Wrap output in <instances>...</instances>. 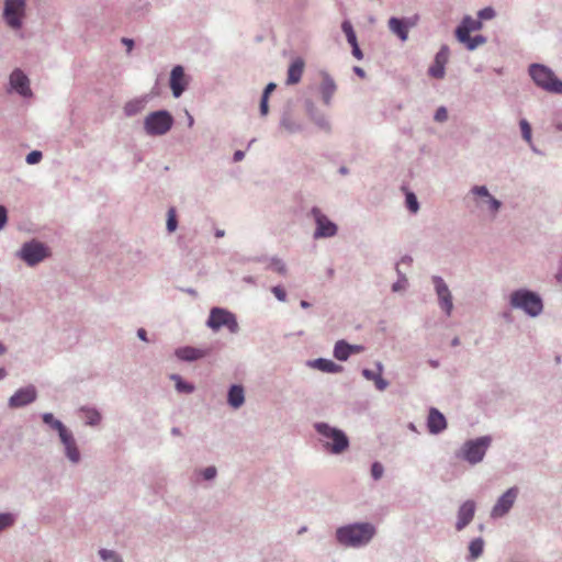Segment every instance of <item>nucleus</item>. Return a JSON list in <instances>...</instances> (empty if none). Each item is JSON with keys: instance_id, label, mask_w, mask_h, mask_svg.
<instances>
[{"instance_id": "nucleus-56", "label": "nucleus", "mask_w": 562, "mask_h": 562, "mask_svg": "<svg viewBox=\"0 0 562 562\" xmlns=\"http://www.w3.org/2000/svg\"><path fill=\"white\" fill-rule=\"evenodd\" d=\"M276 88L277 85L274 82H269L263 89L261 97L269 99V95L276 90Z\"/></svg>"}, {"instance_id": "nucleus-53", "label": "nucleus", "mask_w": 562, "mask_h": 562, "mask_svg": "<svg viewBox=\"0 0 562 562\" xmlns=\"http://www.w3.org/2000/svg\"><path fill=\"white\" fill-rule=\"evenodd\" d=\"M8 222V211L4 205L0 204V231L4 228Z\"/></svg>"}, {"instance_id": "nucleus-44", "label": "nucleus", "mask_w": 562, "mask_h": 562, "mask_svg": "<svg viewBox=\"0 0 562 562\" xmlns=\"http://www.w3.org/2000/svg\"><path fill=\"white\" fill-rule=\"evenodd\" d=\"M175 386L179 393L190 394L194 391V386L186 382L183 379H179Z\"/></svg>"}, {"instance_id": "nucleus-39", "label": "nucleus", "mask_w": 562, "mask_h": 562, "mask_svg": "<svg viewBox=\"0 0 562 562\" xmlns=\"http://www.w3.org/2000/svg\"><path fill=\"white\" fill-rule=\"evenodd\" d=\"M268 268L276 271L277 273H279L281 276H285L288 273L286 265L284 263L283 260H281L280 258H277V257H272L270 259V263H269Z\"/></svg>"}, {"instance_id": "nucleus-54", "label": "nucleus", "mask_w": 562, "mask_h": 562, "mask_svg": "<svg viewBox=\"0 0 562 562\" xmlns=\"http://www.w3.org/2000/svg\"><path fill=\"white\" fill-rule=\"evenodd\" d=\"M268 100L267 98H262L260 99V105H259V111H260V114L262 116H266L268 115L269 113V103H268Z\"/></svg>"}, {"instance_id": "nucleus-47", "label": "nucleus", "mask_w": 562, "mask_h": 562, "mask_svg": "<svg viewBox=\"0 0 562 562\" xmlns=\"http://www.w3.org/2000/svg\"><path fill=\"white\" fill-rule=\"evenodd\" d=\"M495 14H496V12L492 7H486V8L481 9L477 12V16H479L477 20H480V21L492 20L495 16Z\"/></svg>"}, {"instance_id": "nucleus-62", "label": "nucleus", "mask_w": 562, "mask_h": 562, "mask_svg": "<svg viewBox=\"0 0 562 562\" xmlns=\"http://www.w3.org/2000/svg\"><path fill=\"white\" fill-rule=\"evenodd\" d=\"M351 355L352 353H359L360 351H362L363 347L360 346V345H351Z\"/></svg>"}, {"instance_id": "nucleus-9", "label": "nucleus", "mask_w": 562, "mask_h": 562, "mask_svg": "<svg viewBox=\"0 0 562 562\" xmlns=\"http://www.w3.org/2000/svg\"><path fill=\"white\" fill-rule=\"evenodd\" d=\"M311 216L313 217L316 228L313 233L314 239L330 238L337 235L338 226L330 221L317 206L311 209Z\"/></svg>"}, {"instance_id": "nucleus-2", "label": "nucleus", "mask_w": 562, "mask_h": 562, "mask_svg": "<svg viewBox=\"0 0 562 562\" xmlns=\"http://www.w3.org/2000/svg\"><path fill=\"white\" fill-rule=\"evenodd\" d=\"M313 427L319 436L318 440L325 451L338 456L349 448L350 441L344 430L325 422H316Z\"/></svg>"}, {"instance_id": "nucleus-13", "label": "nucleus", "mask_w": 562, "mask_h": 562, "mask_svg": "<svg viewBox=\"0 0 562 562\" xmlns=\"http://www.w3.org/2000/svg\"><path fill=\"white\" fill-rule=\"evenodd\" d=\"M519 490L516 486L509 487L505 493H503L494 504L491 510L492 518H502L506 516L512 507L514 506Z\"/></svg>"}, {"instance_id": "nucleus-50", "label": "nucleus", "mask_w": 562, "mask_h": 562, "mask_svg": "<svg viewBox=\"0 0 562 562\" xmlns=\"http://www.w3.org/2000/svg\"><path fill=\"white\" fill-rule=\"evenodd\" d=\"M434 120L439 123H443L448 120V111L445 106H439L434 115Z\"/></svg>"}, {"instance_id": "nucleus-8", "label": "nucleus", "mask_w": 562, "mask_h": 562, "mask_svg": "<svg viewBox=\"0 0 562 562\" xmlns=\"http://www.w3.org/2000/svg\"><path fill=\"white\" fill-rule=\"evenodd\" d=\"M16 256L29 267H34L49 256V248L40 240L31 239L21 246Z\"/></svg>"}, {"instance_id": "nucleus-58", "label": "nucleus", "mask_w": 562, "mask_h": 562, "mask_svg": "<svg viewBox=\"0 0 562 562\" xmlns=\"http://www.w3.org/2000/svg\"><path fill=\"white\" fill-rule=\"evenodd\" d=\"M245 157V153L243 150H236L233 155V161L238 162L241 161Z\"/></svg>"}, {"instance_id": "nucleus-29", "label": "nucleus", "mask_w": 562, "mask_h": 562, "mask_svg": "<svg viewBox=\"0 0 562 562\" xmlns=\"http://www.w3.org/2000/svg\"><path fill=\"white\" fill-rule=\"evenodd\" d=\"M227 403L231 407L237 409L245 403V391L243 385L233 384L227 392Z\"/></svg>"}, {"instance_id": "nucleus-43", "label": "nucleus", "mask_w": 562, "mask_h": 562, "mask_svg": "<svg viewBox=\"0 0 562 562\" xmlns=\"http://www.w3.org/2000/svg\"><path fill=\"white\" fill-rule=\"evenodd\" d=\"M408 286V280L405 274H401V279L392 284V291L395 293L405 292Z\"/></svg>"}, {"instance_id": "nucleus-31", "label": "nucleus", "mask_w": 562, "mask_h": 562, "mask_svg": "<svg viewBox=\"0 0 562 562\" xmlns=\"http://www.w3.org/2000/svg\"><path fill=\"white\" fill-rule=\"evenodd\" d=\"M351 344L344 339L336 341L333 350L334 357L339 361H347L351 356Z\"/></svg>"}, {"instance_id": "nucleus-19", "label": "nucleus", "mask_w": 562, "mask_h": 562, "mask_svg": "<svg viewBox=\"0 0 562 562\" xmlns=\"http://www.w3.org/2000/svg\"><path fill=\"white\" fill-rule=\"evenodd\" d=\"M476 510V504L472 499L463 502L457 512V521L454 528L462 531L473 520Z\"/></svg>"}, {"instance_id": "nucleus-20", "label": "nucleus", "mask_w": 562, "mask_h": 562, "mask_svg": "<svg viewBox=\"0 0 562 562\" xmlns=\"http://www.w3.org/2000/svg\"><path fill=\"white\" fill-rule=\"evenodd\" d=\"M188 79L184 68L181 65L175 66L170 71L169 86L175 98H180L188 87Z\"/></svg>"}, {"instance_id": "nucleus-51", "label": "nucleus", "mask_w": 562, "mask_h": 562, "mask_svg": "<svg viewBox=\"0 0 562 562\" xmlns=\"http://www.w3.org/2000/svg\"><path fill=\"white\" fill-rule=\"evenodd\" d=\"M271 292L276 296V299L280 302L286 301V292L281 285H276L271 288Z\"/></svg>"}, {"instance_id": "nucleus-33", "label": "nucleus", "mask_w": 562, "mask_h": 562, "mask_svg": "<svg viewBox=\"0 0 562 562\" xmlns=\"http://www.w3.org/2000/svg\"><path fill=\"white\" fill-rule=\"evenodd\" d=\"M485 542L483 538L477 537L470 541L469 543V557L468 561L473 562L477 560L484 551Z\"/></svg>"}, {"instance_id": "nucleus-11", "label": "nucleus", "mask_w": 562, "mask_h": 562, "mask_svg": "<svg viewBox=\"0 0 562 562\" xmlns=\"http://www.w3.org/2000/svg\"><path fill=\"white\" fill-rule=\"evenodd\" d=\"M25 8V0H5L3 19L10 27L16 30L22 26V18L24 16Z\"/></svg>"}, {"instance_id": "nucleus-16", "label": "nucleus", "mask_w": 562, "mask_h": 562, "mask_svg": "<svg viewBox=\"0 0 562 562\" xmlns=\"http://www.w3.org/2000/svg\"><path fill=\"white\" fill-rule=\"evenodd\" d=\"M58 437L61 445L64 446L65 457L69 460L70 463L78 464L81 461V453L71 430L67 429Z\"/></svg>"}, {"instance_id": "nucleus-1", "label": "nucleus", "mask_w": 562, "mask_h": 562, "mask_svg": "<svg viewBox=\"0 0 562 562\" xmlns=\"http://www.w3.org/2000/svg\"><path fill=\"white\" fill-rule=\"evenodd\" d=\"M375 533L376 528L371 522H353L338 527L335 538L345 548L359 549L368 546Z\"/></svg>"}, {"instance_id": "nucleus-64", "label": "nucleus", "mask_w": 562, "mask_h": 562, "mask_svg": "<svg viewBox=\"0 0 562 562\" xmlns=\"http://www.w3.org/2000/svg\"><path fill=\"white\" fill-rule=\"evenodd\" d=\"M555 278L559 282H562V265L559 267Z\"/></svg>"}, {"instance_id": "nucleus-25", "label": "nucleus", "mask_w": 562, "mask_h": 562, "mask_svg": "<svg viewBox=\"0 0 562 562\" xmlns=\"http://www.w3.org/2000/svg\"><path fill=\"white\" fill-rule=\"evenodd\" d=\"M482 27V21L473 19L471 15H465L456 27L454 35L456 37L467 38V35H470L471 32L480 31Z\"/></svg>"}, {"instance_id": "nucleus-37", "label": "nucleus", "mask_w": 562, "mask_h": 562, "mask_svg": "<svg viewBox=\"0 0 562 562\" xmlns=\"http://www.w3.org/2000/svg\"><path fill=\"white\" fill-rule=\"evenodd\" d=\"M341 31L345 33L347 42L350 45L358 43L356 32H355L353 26L349 20L342 21Z\"/></svg>"}, {"instance_id": "nucleus-57", "label": "nucleus", "mask_w": 562, "mask_h": 562, "mask_svg": "<svg viewBox=\"0 0 562 562\" xmlns=\"http://www.w3.org/2000/svg\"><path fill=\"white\" fill-rule=\"evenodd\" d=\"M352 47V55L357 58V59H362L363 58V54H362V50L360 49L358 43H355L352 45H350Z\"/></svg>"}, {"instance_id": "nucleus-35", "label": "nucleus", "mask_w": 562, "mask_h": 562, "mask_svg": "<svg viewBox=\"0 0 562 562\" xmlns=\"http://www.w3.org/2000/svg\"><path fill=\"white\" fill-rule=\"evenodd\" d=\"M457 40L464 44L465 47L469 49V50H474L475 48H477L480 45H483L486 43V37L483 36V35H475V36H471L470 35H467V38H463V37H457Z\"/></svg>"}, {"instance_id": "nucleus-55", "label": "nucleus", "mask_w": 562, "mask_h": 562, "mask_svg": "<svg viewBox=\"0 0 562 562\" xmlns=\"http://www.w3.org/2000/svg\"><path fill=\"white\" fill-rule=\"evenodd\" d=\"M361 374L368 381H374L376 379V375H379L378 372H374V371H372L370 369H367V368L362 369Z\"/></svg>"}, {"instance_id": "nucleus-34", "label": "nucleus", "mask_w": 562, "mask_h": 562, "mask_svg": "<svg viewBox=\"0 0 562 562\" xmlns=\"http://www.w3.org/2000/svg\"><path fill=\"white\" fill-rule=\"evenodd\" d=\"M42 420L45 425L56 430L58 436L68 429L59 419H56L52 413H43Z\"/></svg>"}, {"instance_id": "nucleus-28", "label": "nucleus", "mask_w": 562, "mask_h": 562, "mask_svg": "<svg viewBox=\"0 0 562 562\" xmlns=\"http://www.w3.org/2000/svg\"><path fill=\"white\" fill-rule=\"evenodd\" d=\"M280 127L288 134H296L303 131V124L294 119L290 110L283 111L280 119Z\"/></svg>"}, {"instance_id": "nucleus-30", "label": "nucleus", "mask_w": 562, "mask_h": 562, "mask_svg": "<svg viewBox=\"0 0 562 562\" xmlns=\"http://www.w3.org/2000/svg\"><path fill=\"white\" fill-rule=\"evenodd\" d=\"M304 70V61L302 58L293 60L288 69V85H295L300 82Z\"/></svg>"}, {"instance_id": "nucleus-12", "label": "nucleus", "mask_w": 562, "mask_h": 562, "mask_svg": "<svg viewBox=\"0 0 562 562\" xmlns=\"http://www.w3.org/2000/svg\"><path fill=\"white\" fill-rule=\"evenodd\" d=\"M431 282L438 299L439 307L445 312L447 316H450L453 311V297L448 284L440 276H432Z\"/></svg>"}, {"instance_id": "nucleus-41", "label": "nucleus", "mask_w": 562, "mask_h": 562, "mask_svg": "<svg viewBox=\"0 0 562 562\" xmlns=\"http://www.w3.org/2000/svg\"><path fill=\"white\" fill-rule=\"evenodd\" d=\"M167 231L169 233H172L177 229L178 227V220H177V214H176V210L173 207H170L167 212Z\"/></svg>"}, {"instance_id": "nucleus-42", "label": "nucleus", "mask_w": 562, "mask_h": 562, "mask_svg": "<svg viewBox=\"0 0 562 562\" xmlns=\"http://www.w3.org/2000/svg\"><path fill=\"white\" fill-rule=\"evenodd\" d=\"M384 474V467L381 462L379 461H374L372 464H371V476L374 481H379L380 479H382Z\"/></svg>"}, {"instance_id": "nucleus-36", "label": "nucleus", "mask_w": 562, "mask_h": 562, "mask_svg": "<svg viewBox=\"0 0 562 562\" xmlns=\"http://www.w3.org/2000/svg\"><path fill=\"white\" fill-rule=\"evenodd\" d=\"M16 521V515L10 512L0 513V532L11 528Z\"/></svg>"}, {"instance_id": "nucleus-46", "label": "nucleus", "mask_w": 562, "mask_h": 562, "mask_svg": "<svg viewBox=\"0 0 562 562\" xmlns=\"http://www.w3.org/2000/svg\"><path fill=\"white\" fill-rule=\"evenodd\" d=\"M133 10L135 12H143L144 14L148 13L150 10V2L148 0H136L133 4Z\"/></svg>"}, {"instance_id": "nucleus-5", "label": "nucleus", "mask_w": 562, "mask_h": 562, "mask_svg": "<svg viewBox=\"0 0 562 562\" xmlns=\"http://www.w3.org/2000/svg\"><path fill=\"white\" fill-rule=\"evenodd\" d=\"M528 72L538 87L551 93L562 94V80L548 66L535 63L529 66Z\"/></svg>"}, {"instance_id": "nucleus-32", "label": "nucleus", "mask_w": 562, "mask_h": 562, "mask_svg": "<svg viewBox=\"0 0 562 562\" xmlns=\"http://www.w3.org/2000/svg\"><path fill=\"white\" fill-rule=\"evenodd\" d=\"M80 412L85 415L86 425L91 427L100 425L102 415L95 407L82 406Z\"/></svg>"}, {"instance_id": "nucleus-38", "label": "nucleus", "mask_w": 562, "mask_h": 562, "mask_svg": "<svg viewBox=\"0 0 562 562\" xmlns=\"http://www.w3.org/2000/svg\"><path fill=\"white\" fill-rule=\"evenodd\" d=\"M99 557L101 558V560L103 561H109V562H123V559L121 558V555L113 551V550H109V549H100L99 550Z\"/></svg>"}, {"instance_id": "nucleus-45", "label": "nucleus", "mask_w": 562, "mask_h": 562, "mask_svg": "<svg viewBox=\"0 0 562 562\" xmlns=\"http://www.w3.org/2000/svg\"><path fill=\"white\" fill-rule=\"evenodd\" d=\"M520 130L522 138L531 144V126L526 120L520 121Z\"/></svg>"}, {"instance_id": "nucleus-7", "label": "nucleus", "mask_w": 562, "mask_h": 562, "mask_svg": "<svg viewBox=\"0 0 562 562\" xmlns=\"http://www.w3.org/2000/svg\"><path fill=\"white\" fill-rule=\"evenodd\" d=\"M206 326L214 331L225 327L232 334L239 331V325L234 313L223 307H212Z\"/></svg>"}, {"instance_id": "nucleus-27", "label": "nucleus", "mask_w": 562, "mask_h": 562, "mask_svg": "<svg viewBox=\"0 0 562 562\" xmlns=\"http://www.w3.org/2000/svg\"><path fill=\"white\" fill-rule=\"evenodd\" d=\"M306 366L326 373H340L342 371V367L340 364H337L333 360L326 358L308 360Z\"/></svg>"}, {"instance_id": "nucleus-17", "label": "nucleus", "mask_w": 562, "mask_h": 562, "mask_svg": "<svg viewBox=\"0 0 562 562\" xmlns=\"http://www.w3.org/2000/svg\"><path fill=\"white\" fill-rule=\"evenodd\" d=\"M417 18H396L392 16L387 21L390 31L402 42L407 41L408 30L416 25Z\"/></svg>"}, {"instance_id": "nucleus-59", "label": "nucleus", "mask_w": 562, "mask_h": 562, "mask_svg": "<svg viewBox=\"0 0 562 562\" xmlns=\"http://www.w3.org/2000/svg\"><path fill=\"white\" fill-rule=\"evenodd\" d=\"M122 43L127 46L128 52L134 47V41L132 38L123 37Z\"/></svg>"}, {"instance_id": "nucleus-22", "label": "nucleus", "mask_w": 562, "mask_h": 562, "mask_svg": "<svg viewBox=\"0 0 562 562\" xmlns=\"http://www.w3.org/2000/svg\"><path fill=\"white\" fill-rule=\"evenodd\" d=\"M319 94L323 103L326 106H330L334 94L337 90V85L333 77L327 72H322V82L319 85Z\"/></svg>"}, {"instance_id": "nucleus-3", "label": "nucleus", "mask_w": 562, "mask_h": 562, "mask_svg": "<svg viewBox=\"0 0 562 562\" xmlns=\"http://www.w3.org/2000/svg\"><path fill=\"white\" fill-rule=\"evenodd\" d=\"M508 304L513 310H518L531 318H537L543 313L544 304L541 295L527 288H520L510 292Z\"/></svg>"}, {"instance_id": "nucleus-21", "label": "nucleus", "mask_w": 562, "mask_h": 562, "mask_svg": "<svg viewBox=\"0 0 562 562\" xmlns=\"http://www.w3.org/2000/svg\"><path fill=\"white\" fill-rule=\"evenodd\" d=\"M10 85L20 95L26 98L32 95L30 80L21 69H14L10 75Z\"/></svg>"}, {"instance_id": "nucleus-4", "label": "nucleus", "mask_w": 562, "mask_h": 562, "mask_svg": "<svg viewBox=\"0 0 562 562\" xmlns=\"http://www.w3.org/2000/svg\"><path fill=\"white\" fill-rule=\"evenodd\" d=\"M491 445L492 437L488 435L469 439L456 451L454 456L470 465H476L483 461Z\"/></svg>"}, {"instance_id": "nucleus-49", "label": "nucleus", "mask_w": 562, "mask_h": 562, "mask_svg": "<svg viewBox=\"0 0 562 562\" xmlns=\"http://www.w3.org/2000/svg\"><path fill=\"white\" fill-rule=\"evenodd\" d=\"M201 475L205 481H212L217 475V469L214 465H210L201 471Z\"/></svg>"}, {"instance_id": "nucleus-24", "label": "nucleus", "mask_w": 562, "mask_h": 562, "mask_svg": "<svg viewBox=\"0 0 562 562\" xmlns=\"http://www.w3.org/2000/svg\"><path fill=\"white\" fill-rule=\"evenodd\" d=\"M175 355L178 359L182 361L193 362L206 357L209 355V350L191 346H184L177 348Z\"/></svg>"}, {"instance_id": "nucleus-6", "label": "nucleus", "mask_w": 562, "mask_h": 562, "mask_svg": "<svg viewBox=\"0 0 562 562\" xmlns=\"http://www.w3.org/2000/svg\"><path fill=\"white\" fill-rule=\"evenodd\" d=\"M173 123L175 119L168 110H157L145 116L143 127L146 135L156 137L166 135Z\"/></svg>"}, {"instance_id": "nucleus-63", "label": "nucleus", "mask_w": 562, "mask_h": 562, "mask_svg": "<svg viewBox=\"0 0 562 562\" xmlns=\"http://www.w3.org/2000/svg\"><path fill=\"white\" fill-rule=\"evenodd\" d=\"M338 172L342 176H346L349 173V169L346 166H341L339 167Z\"/></svg>"}, {"instance_id": "nucleus-10", "label": "nucleus", "mask_w": 562, "mask_h": 562, "mask_svg": "<svg viewBox=\"0 0 562 562\" xmlns=\"http://www.w3.org/2000/svg\"><path fill=\"white\" fill-rule=\"evenodd\" d=\"M304 110L308 120L324 134L333 132V125L327 114L311 99L304 100Z\"/></svg>"}, {"instance_id": "nucleus-14", "label": "nucleus", "mask_w": 562, "mask_h": 562, "mask_svg": "<svg viewBox=\"0 0 562 562\" xmlns=\"http://www.w3.org/2000/svg\"><path fill=\"white\" fill-rule=\"evenodd\" d=\"M470 193L473 194L474 196L483 199L482 201L476 202L477 207L483 209L484 206H486V209L493 216H495L499 212L503 205L498 199H496L490 193L486 186H474L471 188Z\"/></svg>"}, {"instance_id": "nucleus-48", "label": "nucleus", "mask_w": 562, "mask_h": 562, "mask_svg": "<svg viewBox=\"0 0 562 562\" xmlns=\"http://www.w3.org/2000/svg\"><path fill=\"white\" fill-rule=\"evenodd\" d=\"M43 158V154L40 150H32L26 155L25 161L29 165L38 164Z\"/></svg>"}, {"instance_id": "nucleus-15", "label": "nucleus", "mask_w": 562, "mask_h": 562, "mask_svg": "<svg viewBox=\"0 0 562 562\" xmlns=\"http://www.w3.org/2000/svg\"><path fill=\"white\" fill-rule=\"evenodd\" d=\"M37 398V390L30 384L19 389L8 401L10 408H21L34 403Z\"/></svg>"}, {"instance_id": "nucleus-60", "label": "nucleus", "mask_w": 562, "mask_h": 562, "mask_svg": "<svg viewBox=\"0 0 562 562\" xmlns=\"http://www.w3.org/2000/svg\"><path fill=\"white\" fill-rule=\"evenodd\" d=\"M137 337L143 341H148L147 331L144 328L137 330Z\"/></svg>"}, {"instance_id": "nucleus-61", "label": "nucleus", "mask_w": 562, "mask_h": 562, "mask_svg": "<svg viewBox=\"0 0 562 562\" xmlns=\"http://www.w3.org/2000/svg\"><path fill=\"white\" fill-rule=\"evenodd\" d=\"M353 71L356 75H358L361 78L366 77V71L361 67H358V66L353 67Z\"/></svg>"}, {"instance_id": "nucleus-23", "label": "nucleus", "mask_w": 562, "mask_h": 562, "mask_svg": "<svg viewBox=\"0 0 562 562\" xmlns=\"http://www.w3.org/2000/svg\"><path fill=\"white\" fill-rule=\"evenodd\" d=\"M428 431L438 435L447 428V419L437 408L431 407L427 417Z\"/></svg>"}, {"instance_id": "nucleus-26", "label": "nucleus", "mask_w": 562, "mask_h": 562, "mask_svg": "<svg viewBox=\"0 0 562 562\" xmlns=\"http://www.w3.org/2000/svg\"><path fill=\"white\" fill-rule=\"evenodd\" d=\"M149 99L150 97L148 94H145L127 101L123 106V112L125 116L132 117L139 114L146 108L147 103L149 102Z\"/></svg>"}, {"instance_id": "nucleus-40", "label": "nucleus", "mask_w": 562, "mask_h": 562, "mask_svg": "<svg viewBox=\"0 0 562 562\" xmlns=\"http://www.w3.org/2000/svg\"><path fill=\"white\" fill-rule=\"evenodd\" d=\"M405 204L409 212L417 213L419 211V202L413 192H407L405 195Z\"/></svg>"}, {"instance_id": "nucleus-52", "label": "nucleus", "mask_w": 562, "mask_h": 562, "mask_svg": "<svg viewBox=\"0 0 562 562\" xmlns=\"http://www.w3.org/2000/svg\"><path fill=\"white\" fill-rule=\"evenodd\" d=\"M374 382V385L375 387L379 390V391H384L387 389L389 386V381L385 380L382 374L379 373V375H376V379L373 381Z\"/></svg>"}, {"instance_id": "nucleus-18", "label": "nucleus", "mask_w": 562, "mask_h": 562, "mask_svg": "<svg viewBox=\"0 0 562 562\" xmlns=\"http://www.w3.org/2000/svg\"><path fill=\"white\" fill-rule=\"evenodd\" d=\"M450 49L442 45L436 53L432 65L428 68V75L436 79H442L446 75V64L449 60Z\"/></svg>"}]
</instances>
